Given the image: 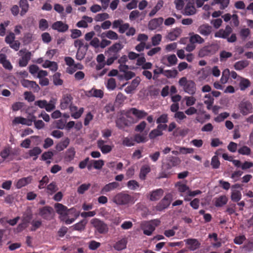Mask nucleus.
Returning a JSON list of instances; mask_svg holds the SVG:
<instances>
[{"label":"nucleus","instance_id":"nucleus-1","mask_svg":"<svg viewBox=\"0 0 253 253\" xmlns=\"http://www.w3.org/2000/svg\"><path fill=\"white\" fill-rule=\"evenodd\" d=\"M181 163V160L178 157L169 156L166 157L162 162V170L159 172L158 179L168 178L171 174L170 170L173 168L178 166Z\"/></svg>","mask_w":253,"mask_h":253},{"label":"nucleus","instance_id":"nucleus-2","mask_svg":"<svg viewBox=\"0 0 253 253\" xmlns=\"http://www.w3.org/2000/svg\"><path fill=\"white\" fill-rule=\"evenodd\" d=\"M232 32V28L229 25H227L225 29H221L217 31L214 34V37L226 39L228 42H234L237 41L236 34H232L231 36L229 37Z\"/></svg>","mask_w":253,"mask_h":253},{"label":"nucleus","instance_id":"nucleus-3","mask_svg":"<svg viewBox=\"0 0 253 253\" xmlns=\"http://www.w3.org/2000/svg\"><path fill=\"white\" fill-rule=\"evenodd\" d=\"M178 84L180 86L182 87L183 90L185 92L190 95L195 94L196 87L194 81L188 80L186 77H182L179 79Z\"/></svg>","mask_w":253,"mask_h":253},{"label":"nucleus","instance_id":"nucleus-4","mask_svg":"<svg viewBox=\"0 0 253 253\" xmlns=\"http://www.w3.org/2000/svg\"><path fill=\"white\" fill-rule=\"evenodd\" d=\"M132 200V197L126 193H120L113 198V202L119 205H125L128 204Z\"/></svg>","mask_w":253,"mask_h":253},{"label":"nucleus","instance_id":"nucleus-5","mask_svg":"<svg viewBox=\"0 0 253 253\" xmlns=\"http://www.w3.org/2000/svg\"><path fill=\"white\" fill-rule=\"evenodd\" d=\"M217 46L214 44H211L202 47L199 51L198 55L203 58L205 56H210L214 54L217 50Z\"/></svg>","mask_w":253,"mask_h":253},{"label":"nucleus","instance_id":"nucleus-6","mask_svg":"<svg viewBox=\"0 0 253 253\" xmlns=\"http://www.w3.org/2000/svg\"><path fill=\"white\" fill-rule=\"evenodd\" d=\"M56 100L51 99L49 102L45 100H39L36 101L34 103L35 105L39 106L40 108H44L46 111L50 112L55 108Z\"/></svg>","mask_w":253,"mask_h":253},{"label":"nucleus","instance_id":"nucleus-7","mask_svg":"<svg viewBox=\"0 0 253 253\" xmlns=\"http://www.w3.org/2000/svg\"><path fill=\"white\" fill-rule=\"evenodd\" d=\"M39 214L44 219L50 220L54 215V211L49 206H45L39 209Z\"/></svg>","mask_w":253,"mask_h":253},{"label":"nucleus","instance_id":"nucleus-8","mask_svg":"<svg viewBox=\"0 0 253 253\" xmlns=\"http://www.w3.org/2000/svg\"><path fill=\"white\" fill-rule=\"evenodd\" d=\"M91 223L100 234L105 233L108 231L107 225L97 218L92 219Z\"/></svg>","mask_w":253,"mask_h":253},{"label":"nucleus","instance_id":"nucleus-9","mask_svg":"<svg viewBox=\"0 0 253 253\" xmlns=\"http://www.w3.org/2000/svg\"><path fill=\"white\" fill-rule=\"evenodd\" d=\"M171 201V196L170 194L166 195L157 205L156 207V210L159 211H162L167 208L170 205Z\"/></svg>","mask_w":253,"mask_h":253},{"label":"nucleus","instance_id":"nucleus-10","mask_svg":"<svg viewBox=\"0 0 253 253\" xmlns=\"http://www.w3.org/2000/svg\"><path fill=\"white\" fill-rule=\"evenodd\" d=\"M21 83L23 87L30 89H33L34 91L38 92L40 89L39 85L35 81L23 79L21 81Z\"/></svg>","mask_w":253,"mask_h":253},{"label":"nucleus","instance_id":"nucleus-11","mask_svg":"<svg viewBox=\"0 0 253 253\" xmlns=\"http://www.w3.org/2000/svg\"><path fill=\"white\" fill-rule=\"evenodd\" d=\"M73 98L69 94H64L60 101V108L62 110L68 108L72 105Z\"/></svg>","mask_w":253,"mask_h":253},{"label":"nucleus","instance_id":"nucleus-12","mask_svg":"<svg viewBox=\"0 0 253 253\" xmlns=\"http://www.w3.org/2000/svg\"><path fill=\"white\" fill-rule=\"evenodd\" d=\"M186 244L188 246V249L191 251H194L199 249L201 243L196 239H187L184 240Z\"/></svg>","mask_w":253,"mask_h":253},{"label":"nucleus","instance_id":"nucleus-13","mask_svg":"<svg viewBox=\"0 0 253 253\" xmlns=\"http://www.w3.org/2000/svg\"><path fill=\"white\" fill-rule=\"evenodd\" d=\"M54 208L57 213L60 214L62 218L65 216V213H67L66 212H70L74 211L73 208L68 209L66 206L60 203L55 204Z\"/></svg>","mask_w":253,"mask_h":253},{"label":"nucleus","instance_id":"nucleus-14","mask_svg":"<svg viewBox=\"0 0 253 253\" xmlns=\"http://www.w3.org/2000/svg\"><path fill=\"white\" fill-rule=\"evenodd\" d=\"M194 4V0H189L184 8V14L189 16L194 15L196 13V10Z\"/></svg>","mask_w":253,"mask_h":253},{"label":"nucleus","instance_id":"nucleus-15","mask_svg":"<svg viewBox=\"0 0 253 253\" xmlns=\"http://www.w3.org/2000/svg\"><path fill=\"white\" fill-rule=\"evenodd\" d=\"M20 53H24L22 55V57L20 59L19 64L20 67H25L28 64L29 61L31 59V53L30 51L25 52L23 50H21Z\"/></svg>","mask_w":253,"mask_h":253},{"label":"nucleus","instance_id":"nucleus-16","mask_svg":"<svg viewBox=\"0 0 253 253\" xmlns=\"http://www.w3.org/2000/svg\"><path fill=\"white\" fill-rule=\"evenodd\" d=\"M197 31L202 36L207 37L211 34L212 27L208 24H204L198 27Z\"/></svg>","mask_w":253,"mask_h":253},{"label":"nucleus","instance_id":"nucleus-17","mask_svg":"<svg viewBox=\"0 0 253 253\" xmlns=\"http://www.w3.org/2000/svg\"><path fill=\"white\" fill-rule=\"evenodd\" d=\"M164 19L162 17L154 18L151 20L148 23L149 30H154L159 28L163 23Z\"/></svg>","mask_w":253,"mask_h":253},{"label":"nucleus","instance_id":"nucleus-18","mask_svg":"<svg viewBox=\"0 0 253 253\" xmlns=\"http://www.w3.org/2000/svg\"><path fill=\"white\" fill-rule=\"evenodd\" d=\"M127 113L132 114L136 118L141 119L144 118L148 115L147 113L144 110H138L135 108H131L128 111Z\"/></svg>","mask_w":253,"mask_h":253},{"label":"nucleus","instance_id":"nucleus-19","mask_svg":"<svg viewBox=\"0 0 253 253\" xmlns=\"http://www.w3.org/2000/svg\"><path fill=\"white\" fill-rule=\"evenodd\" d=\"M140 82V78L138 77H136L131 81L130 84L125 88V90L127 94L131 93L136 88V87L139 84Z\"/></svg>","mask_w":253,"mask_h":253},{"label":"nucleus","instance_id":"nucleus-20","mask_svg":"<svg viewBox=\"0 0 253 253\" xmlns=\"http://www.w3.org/2000/svg\"><path fill=\"white\" fill-rule=\"evenodd\" d=\"M105 141L102 139H99L97 141V145L102 153L107 154L111 151L112 147L108 145H105Z\"/></svg>","mask_w":253,"mask_h":253},{"label":"nucleus","instance_id":"nucleus-21","mask_svg":"<svg viewBox=\"0 0 253 253\" xmlns=\"http://www.w3.org/2000/svg\"><path fill=\"white\" fill-rule=\"evenodd\" d=\"M68 25L64 24L62 21L54 22L52 25L53 30H57L59 32H65L68 29Z\"/></svg>","mask_w":253,"mask_h":253},{"label":"nucleus","instance_id":"nucleus-22","mask_svg":"<svg viewBox=\"0 0 253 253\" xmlns=\"http://www.w3.org/2000/svg\"><path fill=\"white\" fill-rule=\"evenodd\" d=\"M252 105L249 102H245L241 104L240 110L241 112L244 115H246L249 113L252 112Z\"/></svg>","mask_w":253,"mask_h":253},{"label":"nucleus","instance_id":"nucleus-23","mask_svg":"<svg viewBox=\"0 0 253 253\" xmlns=\"http://www.w3.org/2000/svg\"><path fill=\"white\" fill-rule=\"evenodd\" d=\"M99 36L102 39L106 38L112 40H117L119 38L118 35L115 32L112 30L103 32Z\"/></svg>","mask_w":253,"mask_h":253},{"label":"nucleus","instance_id":"nucleus-24","mask_svg":"<svg viewBox=\"0 0 253 253\" xmlns=\"http://www.w3.org/2000/svg\"><path fill=\"white\" fill-rule=\"evenodd\" d=\"M142 228L143 230V233L148 236L151 235L155 229L152 224L149 222L143 223Z\"/></svg>","mask_w":253,"mask_h":253},{"label":"nucleus","instance_id":"nucleus-25","mask_svg":"<svg viewBox=\"0 0 253 253\" xmlns=\"http://www.w3.org/2000/svg\"><path fill=\"white\" fill-rule=\"evenodd\" d=\"M119 186V184L116 182H113L106 184L101 189V193L105 194L110 192L117 188Z\"/></svg>","mask_w":253,"mask_h":253},{"label":"nucleus","instance_id":"nucleus-26","mask_svg":"<svg viewBox=\"0 0 253 253\" xmlns=\"http://www.w3.org/2000/svg\"><path fill=\"white\" fill-rule=\"evenodd\" d=\"M32 179V176H31L22 178L18 180L16 184V187L17 188L20 189L30 183Z\"/></svg>","mask_w":253,"mask_h":253},{"label":"nucleus","instance_id":"nucleus-27","mask_svg":"<svg viewBox=\"0 0 253 253\" xmlns=\"http://www.w3.org/2000/svg\"><path fill=\"white\" fill-rule=\"evenodd\" d=\"M86 94L89 97H95L101 98L103 96V92L100 89L92 88L90 90L86 91Z\"/></svg>","mask_w":253,"mask_h":253},{"label":"nucleus","instance_id":"nucleus-28","mask_svg":"<svg viewBox=\"0 0 253 253\" xmlns=\"http://www.w3.org/2000/svg\"><path fill=\"white\" fill-rule=\"evenodd\" d=\"M127 240L124 238L118 241L114 246V248L117 251H122L126 247Z\"/></svg>","mask_w":253,"mask_h":253},{"label":"nucleus","instance_id":"nucleus-29","mask_svg":"<svg viewBox=\"0 0 253 253\" xmlns=\"http://www.w3.org/2000/svg\"><path fill=\"white\" fill-rule=\"evenodd\" d=\"M19 5L21 8L20 15L21 16L24 15L28 11L29 8V4L27 0H20Z\"/></svg>","mask_w":253,"mask_h":253},{"label":"nucleus","instance_id":"nucleus-30","mask_svg":"<svg viewBox=\"0 0 253 253\" xmlns=\"http://www.w3.org/2000/svg\"><path fill=\"white\" fill-rule=\"evenodd\" d=\"M151 171L150 167L148 165H145L141 167L140 170L139 178L141 180H145L147 174Z\"/></svg>","mask_w":253,"mask_h":253},{"label":"nucleus","instance_id":"nucleus-31","mask_svg":"<svg viewBox=\"0 0 253 253\" xmlns=\"http://www.w3.org/2000/svg\"><path fill=\"white\" fill-rule=\"evenodd\" d=\"M124 47V45L120 42H116L111 46L108 52L118 55V53Z\"/></svg>","mask_w":253,"mask_h":253},{"label":"nucleus","instance_id":"nucleus-32","mask_svg":"<svg viewBox=\"0 0 253 253\" xmlns=\"http://www.w3.org/2000/svg\"><path fill=\"white\" fill-rule=\"evenodd\" d=\"M142 17L140 18V20H142L145 16V13L143 12H140L137 10H134L132 11L129 15V19L131 21H133L135 20L136 18H138L139 16H141Z\"/></svg>","mask_w":253,"mask_h":253},{"label":"nucleus","instance_id":"nucleus-33","mask_svg":"<svg viewBox=\"0 0 253 253\" xmlns=\"http://www.w3.org/2000/svg\"><path fill=\"white\" fill-rule=\"evenodd\" d=\"M180 34L181 30L179 28H176L169 33L167 36V39L171 41H174L180 36Z\"/></svg>","mask_w":253,"mask_h":253},{"label":"nucleus","instance_id":"nucleus-34","mask_svg":"<svg viewBox=\"0 0 253 253\" xmlns=\"http://www.w3.org/2000/svg\"><path fill=\"white\" fill-rule=\"evenodd\" d=\"M42 149L39 147H35L29 151V155L30 157H33V160L37 159L38 156L42 153Z\"/></svg>","mask_w":253,"mask_h":253},{"label":"nucleus","instance_id":"nucleus-35","mask_svg":"<svg viewBox=\"0 0 253 253\" xmlns=\"http://www.w3.org/2000/svg\"><path fill=\"white\" fill-rule=\"evenodd\" d=\"M163 190L162 189H157L152 191L150 194L151 201H156L159 199L163 195Z\"/></svg>","mask_w":253,"mask_h":253},{"label":"nucleus","instance_id":"nucleus-36","mask_svg":"<svg viewBox=\"0 0 253 253\" xmlns=\"http://www.w3.org/2000/svg\"><path fill=\"white\" fill-rule=\"evenodd\" d=\"M87 223V220L84 219L80 221L79 222L74 225V229L79 231H83L85 229Z\"/></svg>","mask_w":253,"mask_h":253},{"label":"nucleus","instance_id":"nucleus-37","mask_svg":"<svg viewBox=\"0 0 253 253\" xmlns=\"http://www.w3.org/2000/svg\"><path fill=\"white\" fill-rule=\"evenodd\" d=\"M228 201L226 196L223 195L216 199L215 206L217 207H222L225 205Z\"/></svg>","mask_w":253,"mask_h":253},{"label":"nucleus","instance_id":"nucleus-38","mask_svg":"<svg viewBox=\"0 0 253 253\" xmlns=\"http://www.w3.org/2000/svg\"><path fill=\"white\" fill-rule=\"evenodd\" d=\"M47 193L48 195H52L58 191V188L55 182H52L47 186Z\"/></svg>","mask_w":253,"mask_h":253},{"label":"nucleus","instance_id":"nucleus-39","mask_svg":"<svg viewBox=\"0 0 253 253\" xmlns=\"http://www.w3.org/2000/svg\"><path fill=\"white\" fill-rule=\"evenodd\" d=\"M164 4V2L163 0H160L158 1L157 4L155 6L153 9L150 11L149 13V16L150 17L154 16L156 13L161 9Z\"/></svg>","mask_w":253,"mask_h":253},{"label":"nucleus","instance_id":"nucleus-40","mask_svg":"<svg viewBox=\"0 0 253 253\" xmlns=\"http://www.w3.org/2000/svg\"><path fill=\"white\" fill-rule=\"evenodd\" d=\"M249 62L247 60H241L237 62L234 64V68L237 70H241L247 67Z\"/></svg>","mask_w":253,"mask_h":253},{"label":"nucleus","instance_id":"nucleus-41","mask_svg":"<svg viewBox=\"0 0 253 253\" xmlns=\"http://www.w3.org/2000/svg\"><path fill=\"white\" fill-rule=\"evenodd\" d=\"M189 41L190 42L194 44L195 43H203L205 42L204 39L198 34H194L191 36Z\"/></svg>","mask_w":253,"mask_h":253},{"label":"nucleus","instance_id":"nucleus-42","mask_svg":"<svg viewBox=\"0 0 253 253\" xmlns=\"http://www.w3.org/2000/svg\"><path fill=\"white\" fill-rule=\"evenodd\" d=\"M242 198L241 193L238 190H233L231 193V199L234 202H238Z\"/></svg>","mask_w":253,"mask_h":253},{"label":"nucleus","instance_id":"nucleus-43","mask_svg":"<svg viewBox=\"0 0 253 253\" xmlns=\"http://www.w3.org/2000/svg\"><path fill=\"white\" fill-rule=\"evenodd\" d=\"M76 151L74 148H69L66 153L65 158L69 161L72 160L75 155Z\"/></svg>","mask_w":253,"mask_h":253},{"label":"nucleus","instance_id":"nucleus-44","mask_svg":"<svg viewBox=\"0 0 253 253\" xmlns=\"http://www.w3.org/2000/svg\"><path fill=\"white\" fill-rule=\"evenodd\" d=\"M230 75V72L228 69H226L222 72V77L220 79V81L222 84L226 83L229 79Z\"/></svg>","mask_w":253,"mask_h":253},{"label":"nucleus","instance_id":"nucleus-45","mask_svg":"<svg viewBox=\"0 0 253 253\" xmlns=\"http://www.w3.org/2000/svg\"><path fill=\"white\" fill-rule=\"evenodd\" d=\"M232 56L231 52L222 50L220 52L219 55L220 61L221 62L225 61L227 58L231 57Z\"/></svg>","mask_w":253,"mask_h":253},{"label":"nucleus","instance_id":"nucleus-46","mask_svg":"<svg viewBox=\"0 0 253 253\" xmlns=\"http://www.w3.org/2000/svg\"><path fill=\"white\" fill-rule=\"evenodd\" d=\"M69 139L68 138H66L63 142L62 143H58L56 145V149L58 151H61L63 150L65 148H66L69 144Z\"/></svg>","mask_w":253,"mask_h":253},{"label":"nucleus","instance_id":"nucleus-47","mask_svg":"<svg viewBox=\"0 0 253 253\" xmlns=\"http://www.w3.org/2000/svg\"><path fill=\"white\" fill-rule=\"evenodd\" d=\"M178 74V72L176 70H164V76L168 78H175Z\"/></svg>","mask_w":253,"mask_h":253},{"label":"nucleus","instance_id":"nucleus-48","mask_svg":"<svg viewBox=\"0 0 253 253\" xmlns=\"http://www.w3.org/2000/svg\"><path fill=\"white\" fill-rule=\"evenodd\" d=\"M134 141L139 143H144L147 141V139L145 135L140 134H136L134 136Z\"/></svg>","mask_w":253,"mask_h":253},{"label":"nucleus","instance_id":"nucleus-49","mask_svg":"<svg viewBox=\"0 0 253 253\" xmlns=\"http://www.w3.org/2000/svg\"><path fill=\"white\" fill-rule=\"evenodd\" d=\"M250 84L251 83L249 80L244 78H241L240 83V87L242 90H244L248 87L250 86Z\"/></svg>","mask_w":253,"mask_h":253},{"label":"nucleus","instance_id":"nucleus-50","mask_svg":"<svg viewBox=\"0 0 253 253\" xmlns=\"http://www.w3.org/2000/svg\"><path fill=\"white\" fill-rule=\"evenodd\" d=\"M205 98H207V100L204 101L205 104L207 105V109L208 110L211 109V106L213 103V98L210 94H206Z\"/></svg>","mask_w":253,"mask_h":253},{"label":"nucleus","instance_id":"nucleus-51","mask_svg":"<svg viewBox=\"0 0 253 253\" xmlns=\"http://www.w3.org/2000/svg\"><path fill=\"white\" fill-rule=\"evenodd\" d=\"M163 135V132L157 129L156 128L152 130L149 134L150 139H154L156 137Z\"/></svg>","mask_w":253,"mask_h":253},{"label":"nucleus","instance_id":"nucleus-52","mask_svg":"<svg viewBox=\"0 0 253 253\" xmlns=\"http://www.w3.org/2000/svg\"><path fill=\"white\" fill-rule=\"evenodd\" d=\"M179 149V153L182 154H187L193 153L194 150L192 148H186L184 147H177Z\"/></svg>","mask_w":253,"mask_h":253},{"label":"nucleus","instance_id":"nucleus-53","mask_svg":"<svg viewBox=\"0 0 253 253\" xmlns=\"http://www.w3.org/2000/svg\"><path fill=\"white\" fill-rule=\"evenodd\" d=\"M60 74L56 73L53 76V83L56 85H60L63 84V81L60 79Z\"/></svg>","mask_w":253,"mask_h":253},{"label":"nucleus","instance_id":"nucleus-54","mask_svg":"<svg viewBox=\"0 0 253 253\" xmlns=\"http://www.w3.org/2000/svg\"><path fill=\"white\" fill-rule=\"evenodd\" d=\"M106 86L108 89L114 90L116 87V80L114 78H110L107 82Z\"/></svg>","mask_w":253,"mask_h":253},{"label":"nucleus","instance_id":"nucleus-55","mask_svg":"<svg viewBox=\"0 0 253 253\" xmlns=\"http://www.w3.org/2000/svg\"><path fill=\"white\" fill-rule=\"evenodd\" d=\"M80 215V213H76L75 216L70 218V217H63L62 220H64L66 224H69L73 223L76 219H77Z\"/></svg>","mask_w":253,"mask_h":253},{"label":"nucleus","instance_id":"nucleus-56","mask_svg":"<svg viewBox=\"0 0 253 253\" xmlns=\"http://www.w3.org/2000/svg\"><path fill=\"white\" fill-rule=\"evenodd\" d=\"M86 53L85 50H84L82 48L78 49L76 56V59L80 61L82 60L84 58Z\"/></svg>","mask_w":253,"mask_h":253},{"label":"nucleus","instance_id":"nucleus-57","mask_svg":"<svg viewBox=\"0 0 253 253\" xmlns=\"http://www.w3.org/2000/svg\"><path fill=\"white\" fill-rule=\"evenodd\" d=\"M168 117L166 114H163L161 115L156 120L157 124H165L168 122Z\"/></svg>","mask_w":253,"mask_h":253},{"label":"nucleus","instance_id":"nucleus-58","mask_svg":"<svg viewBox=\"0 0 253 253\" xmlns=\"http://www.w3.org/2000/svg\"><path fill=\"white\" fill-rule=\"evenodd\" d=\"M92 164L94 169H100L104 165V161L102 160H92Z\"/></svg>","mask_w":253,"mask_h":253},{"label":"nucleus","instance_id":"nucleus-59","mask_svg":"<svg viewBox=\"0 0 253 253\" xmlns=\"http://www.w3.org/2000/svg\"><path fill=\"white\" fill-rule=\"evenodd\" d=\"M109 15L107 13H99L96 15L95 20L96 21H102L108 19Z\"/></svg>","mask_w":253,"mask_h":253},{"label":"nucleus","instance_id":"nucleus-60","mask_svg":"<svg viewBox=\"0 0 253 253\" xmlns=\"http://www.w3.org/2000/svg\"><path fill=\"white\" fill-rule=\"evenodd\" d=\"M127 186L130 190H135L139 187V185L136 181L131 180L127 182Z\"/></svg>","mask_w":253,"mask_h":253},{"label":"nucleus","instance_id":"nucleus-61","mask_svg":"<svg viewBox=\"0 0 253 253\" xmlns=\"http://www.w3.org/2000/svg\"><path fill=\"white\" fill-rule=\"evenodd\" d=\"M176 186L177 187L178 190L180 192H186L187 194L188 190H189V187L185 184L178 182L176 184Z\"/></svg>","mask_w":253,"mask_h":253},{"label":"nucleus","instance_id":"nucleus-62","mask_svg":"<svg viewBox=\"0 0 253 253\" xmlns=\"http://www.w3.org/2000/svg\"><path fill=\"white\" fill-rule=\"evenodd\" d=\"M162 40V36L160 34H156L152 38V43L153 45L156 46L159 44Z\"/></svg>","mask_w":253,"mask_h":253},{"label":"nucleus","instance_id":"nucleus-63","mask_svg":"<svg viewBox=\"0 0 253 253\" xmlns=\"http://www.w3.org/2000/svg\"><path fill=\"white\" fill-rule=\"evenodd\" d=\"M211 165L213 169H216L219 168L220 162L217 156H214L211 159Z\"/></svg>","mask_w":253,"mask_h":253},{"label":"nucleus","instance_id":"nucleus-64","mask_svg":"<svg viewBox=\"0 0 253 253\" xmlns=\"http://www.w3.org/2000/svg\"><path fill=\"white\" fill-rule=\"evenodd\" d=\"M48 27V24L46 20L42 19L39 21V28L42 31H44Z\"/></svg>","mask_w":253,"mask_h":253}]
</instances>
